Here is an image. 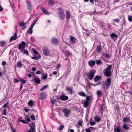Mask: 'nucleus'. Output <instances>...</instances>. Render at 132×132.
Wrapping results in <instances>:
<instances>
[{"instance_id":"2f4dec72","label":"nucleus","mask_w":132,"mask_h":132,"mask_svg":"<svg viewBox=\"0 0 132 132\" xmlns=\"http://www.w3.org/2000/svg\"><path fill=\"white\" fill-rule=\"evenodd\" d=\"M10 127L13 132H16V130L15 129L12 127V124L10 123Z\"/></svg>"},{"instance_id":"a211bd4d","label":"nucleus","mask_w":132,"mask_h":132,"mask_svg":"<svg viewBox=\"0 0 132 132\" xmlns=\"http://www.w3.org/2000/svg\"><path fill=\"white\" fill-rule=\"evenodd\" d=\"M123 121L124 122H129L130 121V117H125L123 119Z\"/></svg>"},{"instance_id":"aec40b11","label":"nucleus","mask_w":132,"mask_h":132,"mask_svg":"<svg viewBox=\"0 0 132 132\" xmlns=\"http://www.w3.org/2000/svg\"><path fill=\"white\" fill-rule=\"evenodd\" d=\"M130 127L128 126V125L127 124H124L123 125L122 128V130H127L129 129Z\"/></svg>"},{"instance_id":"774afa93","label":"nucleus","mask_w":132,"mask_h":132,"mask_svg":"<svg viewBox=\"0 0 132 132\" xmlns=\"http://www.w3.org/2000/svg\"><path fill=\"white\" fill-rule=\"evenodd\" d=\"M41 72L40 71H37L36 72V73L37 74H41Z\"/></svg>"},{"instance_id":"8fccbe9b","label":"nucleus","mask_w":132,"mask_h":132,"mask_svg":"<svg viewBox=\"0 0 132 132\" xmlns=\"http://www.w3.org/2000/svg\"><path fill=\"white\" fill-rule=\"evenodd\" d=\"M25 24V23L24 22H21L19 24V27L22 26H24V25Z\"/></svg>"},{"instance_id":"e2e57ef3","label":"nucleus","mask_w":132,"mask_h":132,"mask_svg":"<svg viewBox=\"0 0 132 132\" xmlns=\"http://www.w3.org/2000/svg\"><path fill=\"white\" fill-rule=\"evenodd\" d=\"M14 83H17L19 81V80L16 79H14Z\"/></svg>"},{"instance_id":"bb28decb","label":"nucleus","mask_w":132,"mask_h":132,"mask_svg":"<svg viewBox=\"0 0 132 132\" xmlns=\"http://www.w3.org/2000/svg\"><path fill=\"white\" fill-rule=\"evenodd\" d=\"M89 102L84 100V106L85 108H87Z\"/></svg>"},{"instance_id":"7ed1b4c3","label":"nucleus","mask_w":132,"mask_h":132,"mask_svg":"<svg viewBox=\"0 0 132 132\" xmlns=\"http://www.w3.org/2000/svg\"><path fill=\"white\" fill-rule=\"evenodd\" d=\"M58 13L60 18L62 20H63L65 18L64 11L61 8H59L58 9Z\"/></svg>"},{"instance_id":"473e14b6","label":"nucleus","mask_w":132,"mask_h":132,"mask_svg":"<svg viewBox=\"0 0 132 132\" xmlns=\"http://www.w3.org/2000/svg\"><path fill=\"white\" fill-rule=\"evenodd\" d=\"M65 55L68 56H72V53H70L68 50H67L66 51L65 53Z\"/></svg>"},{"instance_id":"69168bd1","label":"nucleus","mask_w":132,"mask_h":132,"mask_svg":"<svg viewBox=\"0 0 132 132\" xmlns=\"http://www.w3.org/2000/svg\"><path fill=\"white\" fill-rule=\"evenodd\" d=\"M6 64V63L5 61H3L2 62V64L3 65H5Z\"/></svg>"},{"instance_id":"dca6fc26","label":"nucleus","mask_w":132,"mask_h":132,"mask_svg":"<svg viewBox=\"0 0 132 132\" xmlns=\"http://www.w3.org/2000/svg\"><path fill=\"white\" fill-rule=\"evenodd\" d=\"M89 65L91 67L94 66L95 64V61L93 60H90L88 62Z\"/></svg>"},{"instance_id":"680f3d73","label":"nucleus","mask_w":132,"mask_h":132,"mask_svg":"<svg viewBox=\"0 0 132 132\" xmlns=\"http://www.w3.org/2000/svg\"><path fill=\"white\" fill-rule=\"evenodd\" d=\"M86 132H90V130L89 128L86 129H85Z\"/></svg>"},{"instance_id":"a878e982","label":"nucleus","mask_w":132,"mask_h":132,"mask_svg":"<svg viewBox=\"0 0 132 132\" xmlns=\"http://www.w3.org/2000/svg\"><path fill=\"white\" fill-rule=\"evenodd\" d=\"M48 4L51 5H54V0H48Z\"/></svg>"},{"instance_id":"4c0bfd02","label":"nucleus","mask_w":132,"mask_h":132,"mask_svg":"<svg viewBox=\"0 0 132 132\" xmlns=\"http://www.w3.org/2000/svg\"><path fill=\"white\" fill-rule=\"evenodd\" d=\"M51 103L53 104H54L56 105L57 101L56 99L52 100H51Z\"/></svg>"},{"instance_id":"37998d69","label":"nucleus","mask_w":132,"mask_h":132,"mask_svg":"<svg viewBox=\"0 0 132 132\" xmlns=\"http://www.w3.org/2000/svg\"><path fill=\"white\" fill-rule=\"evenodd\" d=\"M79 94L80 96L83 97H85L86 96L84 92H80Z\"/></svg>"},{"instance_id":"de8ad7c7","label":"nucleus","mask_w":132,"mask_h":132,"mask_svg":"<svg viewBox=\"0 0 132 132\" xmlns=\"http://www.w3.org/2000/svg\"><path fill=\"white\" fill-rule=\"evenodd\" d=\"M128 19L129 21L130 22L132 21V16L128 15Z\"/></svg>"},{"instance_id":"c9c22d12","label":"nucleus","mask_w":132,"mask_h":132,"mask_svg":"<svg viewBox=\"0 0 132 132\" xmlns=\"http://www.w3.org/2000/svg\"><path fill=\"white\" fill-rule=\"evenodd\" d=\"M28 104L29 106L31 107H32L33 105V102L31 100H30V101L28 102Z\"/></svg>"},{"instance_id":"4d7b16f0","label":"nucleus","mask_w":132,"mask_h":132,"mask_svg":"<svg viewBox=\"0 0 132 132\" xmlns=\"http://www.w3.org/2000/svg\"><path fill=\"white\" fill-rule=\"evenodd\" d=\"M31 58L34 60H35L36 61L38 60V58L36 55H35V56L32 57Z\"/></svg>"},{"instance_id":"9b49d317","label":"nucleus","mask_w":132,"mask_h":132,"mask_svg":"<svg viewBox=\"0 0 132 132\" xmlns=\"http://www.w3.org/2000/svg\"><path fill=\"white\" fill-rule=\"evenodd\" d=\"M40 9L43 13L45 14L46 15H49L50 14V13L43 7L41 6L40 7Z\"/></svg>"},{"instance_id":"f8f14e48","label":"nucleus","mask_w":132,"mask_h":132,"mask_svg":"<svg viewBox=\"0 0 132 132\" xmlns=\"http://www.w3.org/2000/svg\"><path fill=\"white\" fill-rule=\"evenodd\" d=\"M110 36L111 38L113 39L114 40H117L118 37V35L115 33H112Z\"/></svg>"},{"instance_id":"6e6552de","label":"nucleus","mask_w":132,"mask_h":132,"mask_svg":"<svg viewBox=\"0 0 132 132\" xmlns=\"http://www.w3.org/2000/svg\"><path fill=\"white\" fill-rule=\"evenodd\" d=\"M62 111L64 113V115L66 117H68L71 112L70 110L67 108L63 109Z\"/></svg>"},{"instance_id":"f3484780","label":"nucleus","mask_w":132,"mask_h":132,"mask_svg":"<svg viewBox=\"0 0 132 132\" xmlns=\"http://www.w3.org/2000/svg\"><path fill=\"white\" fill-rule=\"evenodd\" d=\"M33 80L37 84H39L40 83V80L39 79L36 77H35L33 79Z\"/></svg>"},{"instance_id":"49530a36","label":"nucleus","mask_w":132,"mask_h":132,"mask_svg":"<svg viewBox=\"0 0 132 132\" xmlns=\"http://www.w3.org/2000/svg\"><path fill=\"white\" fill-rule=\"evenodd\" d=\"M44 75H43L42 77V78L43 80L46 79L47 77V73H46L44 74Z\"/></svg>"},{"instance_id":"1a4fd4ad","label":"nucleus","mask_w":132,"mask_h":132,"mask_svg":"<svg viewBox=\"0 0 132 132\" xmlns=\"http://www.w3.org/2000/svg\"><path fill=\"white\" fill-rule=\"evenodd\" d=\"M51 42L55 45H57L59 43V39L57 38L53 37L51 39Z\"/></svg>"},{"instance_id":"b1692460","label":"nucleus","mask_w":132,"mask_h":132,"mask_svg":"<svg viewBox=\"0 0 132 132\" xmlns=\"http://www.w3.org/2000/svg\"><path fill=\"white\" fill-rule=\"evenodd\" d=\"M101 79V77L99 76H96L94 78V80L95 82H97V81Z\"/></svg>"},{"instance_id":"338daca9","label":"nucleus","mask_w":132,"mask_h":132,"mask_svg":"<svg viewBox=\"0 0 132 132\" xmlns=\"http://www.w3.org/2000/svg\"><path fill=\"white\" fill-rule=\"evenodd\" d=\"M94 0H89L90 2L92 3L93 4H94Z\"/></svg>"},{"instance_id":"e433bc0d","label":"nucleus","mask_w":132,"mask_h":132,"mask_svg":"<svg viewBox=\"0 0 132 132\" xmlns=\"http://www.w3.org/2000/svg\"><path fill=\"white\" fill-rule=\"evenodd\" d=\"M83 121L82 120H79L78 122V125L79 126H82Z\"/></svg>"},{"instance_id":"423d86ee","label":"nucleus","mask_w":132,"mask_h":132,"mask_svg":"<svg viewBox=\"0 0 132 132\" xmlns=\"http://www.w3.org/2000/svg\"><path fill=\"white\" fill-rule=\"evenodd\" d=\"M26 46V43L23 41H22L20 44H19L18 48L20 51L24 50Z\"/></svg>"},{"instance_id":"f257e3e1","label":"nucleus","mask_w":132,"mask_h":132,"mask_svg":"<svg viewBox=\"0 0 132 132\" xmlns=\"http://www.w3.org/2000/svg\"><path fill=\"white\" fill-rule=\"evenodd\" d=\"M112 68V65H108L106 68L104 70L103 74L106 77H109L111 76L112 72L111 70Z\"/></svg>"},{"instance_id":"39448f33","label":"nucleus","mask_w":132,"mask_h":132,"mask_svg":"<svg viewBox=\"0 0 132 132\" xmlns=\"http://www.w3.org/2000/svg\"><path fill=\"white\" fill-rule=\"evenodd\" d=\"M96 73V71L94 70H92L90 71L89 74L87 75L89 79L92 80L94 76V75Z\"/></svg>"},{"instance_id":"6ab92c4d","label":"nucleus","mask_w":132,"mask_h":132,"mask_svg":"<svg viewBox=\"0 0 132 132\" xmlns=\"http://www.w3.org/2000/svg\"><path fill=\"white\" fill-rule=\"evenodd\" d=\"M66 16L67 20H69L71 16V13L70 11H67L66 13Z\"/></svg>"},{"instance_id":"4468645a","label":"nucleus","mask_w":132,"mask_h":132,"mask_svg":"<svg viewBox=\"0 0 132 132\" xmlns=\"http://www.w3.org/2000/svg\"><path fill=\"white\" fill-rule=\"evenodd\" d=\"M60 98L61 100L63 101H66L68 99V97L64 95H61L60 96Z\"/></svg>"},{"instance_id":"4be33fe9","label":"nucleus","mask_w":132,"mask_h":132,"mask_svg":"<svg viewBox=\"0 0 132 132\" xmlns=\"http://www.w3.org/2000/svg\"><path fill=\"white\" fill-rule=\"evenodd\" d=\"M70 41H71L73 43H75L76 42V40H77L74 37L72 36L71 35H70Z\"/></svg>"},{"instance_id":"7c9ffc66","label":"nucleus","mask_w":132,"mask_h":132,"mask_svg":"<svg viewBox=\"0 0 132 132\" xmlns=\"http://www.w3.org/2000/svg\"><path fill=\"white\" fill-rule=\"evenodd\" d=\"M97 95L100 97L102 94V92L100 90H98L97 92Z\"/></svg>"},{"instance_id":"864d4df0","label":"nucleus","mask_w":132,"mask_h":132,"mask_svg":"<svg viewBox=\"0 0 132 132\" xmlns=\"http://www.w3.org/2000/svg\"><path fill=\"white\" fill-rule=\"evenodd\" d=\"M35 130V128L33 127L32 126H31L30 128V130H31V131L33 132Z\"/></svg>"},{"instance_id":"79ce46f5","label":"nucleus","mask_w":132,"mask_h":132,"mask_svg":"<svg viewBox=\"0 0 132 132\" xmlns=\"http://www.w3.org/2000/svg\"><path fill=\"white\" fill-rule=\"evenodd\" d=\"M19 79L21 82L22 84H25L26 82V80L22 79L21 78H19Z\"/></svg>"},{"instance_id":"bf43d9fd","label":"nucleus","mask_w":132,"mask_h":132,"mask_svg":"<svg viewBox=\"0 0 132 132\" xmlns=\"http://www.w3.org/2000/svg\"><path fill=\"white\" fill-rule=\"evenodd\" d=\"M33 51L34 53L35 54H38V52L37 51H36L35 49H34L33 50Z\"/></svg>"},{"instance_id":"052dcab7","label":"nucleus","mask_w":132,"mask_h":132,"mask_svg":"<svg viewBox=\"0 0 132 132\" xmlns=\"http://www.w3.org/2000/svg\"><path fill=\"white\" fill-rule=\"evenodd\" d=\"M32 70L33 71H35L36 70V69L35 67H33L32 68Z\"/></svg>"},{"instance_id":"0eeeda50","label":"nucleus","mask_w":132,"mask_h":132,"mask_svg":"<svg viewBox=\"0 0 132 132\" xmlns=\"http://www.w3.org/2000/svg\"><path fill=\"white\" fill-rule=\"evenodd\" d=\"M47 96V94L45 92H42L40 94V99L43 100L46 99Z\"/></svg>"},{"instance_id":"09e8293b","label":"nucleus","mask_w":132,"mask_h":132,"mask_svg":"<svg viewBox=\"0 0 132 132\" xmlns=\"http://www.w3.org/2000/svg\"><path fill=\"white\" fill-rule=\"evenodd\" d=\"M64 128V126L63 125H61V126L59 127L58 128V130H60Z\"/></svg>"},{"instance_id":"ddd939ff","label":"nucleus","mask_w":132,"mask_h":132,"mask_svg":"<svg viewBox=\"0 0 132 132\" xmlns=\"http://www.w3.org/2000/svg\"><path fill=\"white\" fill-rule=\"evenodd\" d=\"M102 50L101 46V44L100 45H97L96 48L95 52L98 53H100Z\"/></svg>"},{"instance_id":"58836bf2","label":"nucleus","mask_w":132,"mask_h":132,"mask_svg":"<svg viewBox=\"0 0 132 132\" xmlns=\"http://www.w3.org/2000/svg\"><path fill=\"white\" fill-rule=\"evenodd\" d=\"M5 43L4 41H1L0 42V45L2 47L5 46Z\"/></svg>"},{"instance_id":"72a5a7b5","label":"nucleus","mask_w":132,"mask_h":132,"mask_svg":"<svg viewBox=\"0 0 132 132\" xmlns=\"http://www.w3.org/2000/svg\"><path fill=\"white\" fill-rule=\"evenodd\" d=\"M32 29V28L30 27L28 29L27 32H28L30 34H32L33 32Z\"/></svg>"},{"instance_id":"3c124183","label":"nucleus","mask_w":132,"mask_h":132,"mask_svg":"<svg viewBox=\"0 0 132 132\" xmlns=\"http://www.w3.org/2000/svg\"><path fill=\"white\" fill-rule=\"evenodd\" d=\"M31 119L32 120H35V117L33 115H32L30 116Z\"/></svg>"},{"instance_id":"c85d7f7f","label":"nucleus","mask_w":132,"mask_h":132,"mask_svg":"<svg viewBox=\"0 0 132 132\" xmlns=\"http://www.w3.org/2000/svg\"><path fill=\"white\" fill-rule=\"evenodd\" d=\"M16 65L18 67L21 68L23 64L20 61H19L18 62Z\"/></svg>"},{"instance_id":"f704fd0d","label":"nucleus","mask_w":132,"mask_h":132,"mask_svg":"<svg viewBox=\"0 0 132 132\" xmlns=\"http://www.w3.org/2000/svg\"><path fill=\"white\" fill-rule=\"evenodd\" d=\"M96 63L98 65H101L102 63L101 61L100 60H96Z\"/></svg>"},{"instance_id":"5fc2aeb1","label":"nucleus","mask_w":132,"mask_h":132,"mask_svg":"<svg viewBox=\"0 0 132 132\" xmlns=\"http://www.w3.org/2000/svg\"><path fill=\"white\" fill-rule=\"evenodd\" d=\"M116 110L118 113H120V108L118 106H116Z\"/></svg>"},{"instance_id":"603ef678","label":"nucleus","mask_w":132,"mask_h":132,"mask_svg":"<svg viewBox=\"0 0 132 132\" xmlns=\"http://www.w3.org/2000/svg\"><path fill=\"white\" fill-rule=\"evenodd\" d=\"M3 113H2V115H6V111L7 109H4L3 110Z\"/></svg>"},{"instance_id":"5701e85b","label":"nucleus","mask_w":132,"mask_h":132,"mask_svg":"<svg viewBox=\"0 0 132 132\" xmlns=\"http://www.w3.org/2000/svg\"><path fill=\"white\" fill-rule=\"evenodd\" d=\"M20 52L21 53H22L23 52V55L26 54L27 56L28 55H29V52L27 50H25L24 49L22 50H20Z\"/></svg>"},{"instance_id":"ea45409f","label":"nucleus","mask_w":132,"mask_h":132,"mask_svg":"<svg viewBox=\"0 0 132 132\" xmlns=\"http://www.w3.org/2000/svg\"><path fill=\"white\" fill-rule=\"evenodd\" d=\"M103 106L102 105H101V109L100 110V112L102 114L103 113Z\"/></svg>"},{"instance_id":"c03bdc74","label":"nucleus","mask_w":132,"mask_h":132,"mask_svg":"<svg viewBox=\"0 0 132 132\" xmlns=\"http://www.w3.org/2000/svg\"><path fill=\"white\" fill-rule=\"evenodd\" d=\"M37 21V19H36L35 21H34L31 24V27H30V28L32 29L33 27H34V26L35 25V23Z\"/></svg>"},{"instance_id":"a18cd8bd","label":"nucleus","mask_w":132,"mask_h":132,"mask_svg":"<svg viewBox=\"0 0 132 132\" xmlns=\"http://www.w3.org/2000/svg\"><path fill=\"white\" fill-rule=\"evenodd\" d=\"M48 85H45L43 87L41 88L40 90L41 91H43L46 88L48 87Z\"/></svg>"},{"instance_id":"a19ab883","label":"nucleus","mask_w":132,"mask_h":132,"mask_svg":"<svg viewBox=\"0 0 132 132\" xmlns=\"http://www.w3.org/2000/svg\"><path fill=\"white\" fill-rule=\"evenodd\" d=\"M91 98V96H87L86 98V100H85V101L89 102V101H90Z\"/></svg>"},{"instance_id":"13d9d810","label":"nucleus","mask_w":132,"mask_h":132,"mask_svg":"<svg viewBox=\"0 0 132 132\" xmlns=\"http://www.w3.org/2000/svg\"><path fill=\"white\" fill-rule=\"evenodd\" d=\"M96 123L94 122H90V124L91 126H93L95 125Z\"/></svg>"},{"instance_id":"0e129e2a","label":"nucleus","mask_w":132,"mask_h":132,"mask_svg":"<svg viewBox=\"0 0 132 132\" xmlns=\"http://www.w3.org/2000/svg\"><path fill=\"white\" fill-rule=\"evenodd\" d=\"M114 20V21L117 22H118L119 21V20L118 19H115Z\"/></svg>"},{"instance_id":"f03ea898","label":"nucleus","mask_w":132,"mask_h":132,"mask_svg":"<svg viewBox=\"0 0 132 132\" xmlns=\"http://www.w3.org/2000/svg\"><path fill=\"white\" fill-rule=\"evenodd\" d=\"M103 83V89H109L111 84V78H108Z\"/></svg>"},{"instance_id":"c756f323","label":"nucleus","mask_w":132,"mask_h":132,"mask_svg":"<svg viewBox=\"0 0 132 132\" xmlns=\"http://www.w3.org/2000/svg\"><path fill=\"white\" fill-rule=\"evenodd\" d=\"M22 118L21 117H20L19 119V122H21L22 123H24L27 124L28 123V122L26 121L25 120H22Z\"/></svg>"},{"instance_id":"393cba45","label":"nucleus","mask_w":132,"mask_h":132,"mask_svg":"<svg viewBox=\"0 0 132 132\" xmlns=\"http://www.w3.org/2000/svg\"><path fill=\"white\" fill-rule=\"evenodd\" d=\"M121 131L120 127H117L114 128V132H120Z\"/></svg>"},{"instance_id":"20e7f679","label":"nucleus","mask_w":132,"mask_h":132,"mask_svg":"<svg viewBox=\"0 0 132 132\" xmlns=\"http://www.w3.org/2000/svg\"><path fill=\"white\" fill-rule=\"evenodd\" d=\"M44 55L45 56H49L50 55V51L46 47L44 46L43 48Z\"/></svg>"},{"instance_id":"cd10ccee","label":"nucleus","mask_w":132,"mask_h":132,"mask_svg":"<svg viewBox=\"0 0 132 132\" xmlns=\"http://www.w3.org/2000/svg\"><path fill=\"white\" fill-rule=\"evenodd\" d=\"M94 119L97 122H99L101 120V118L97 116H96L95 117Z\"/></svg>"},{"instance_id":"9d476101","label":"nucleus","mask_w":132,"mask_h":132,"mask_svg":"<svg viewBox=\"0 0 132 132\" xmlns=\"http://www.w3.org/2000/svg\"><path fill=\"white\" fill-rule=\"evenodd\" d=\"M67 91L70 94H72L73 93V88L72 87H67L65 88Z\"/></svg>"},{"instance_id":"6e6d98bb","label":"nucleus","mask_w":132,"mask_h":132,"mask_svg":"<svg viewBox=\"0 0 132 132\" xmlns=\"http://www.w3.org/2000/svg\"><path fill=\"white\" fill-rule=\"evenodd\" d=\"M8 103H7L4 104L3 106V107L4 108H7L8 107Z\"/></svg>"},{"instance_id":"412c9836","label":"nucleus","mask_w":132,"mask_h":132,"mask_svg":"<svg viewBox=\"0 0 132 132\" xmlns=\"http://www.w3.org/2000/svg\"><path fill=\"white\" fill-rule=\"evenodd\" d=\"M17 38V34L15 32L14 34V35L13 36H12L10 40V42H11L12 40H16Z\"/></svg>"},{"instance_id":"2eb2a0df","label":"nucleus","mask_w":132,"mask_h":132,"mask_svg":"<svg viewBox=\"0 0 132 132\" xmlns=\"http://www.w3.org/2000/svg\"><path fill=\"white\" fill-rule=\"evenodd\" d=\"M26 3L27 4L28 9L29 10H32V5L31 4V2L27 1Z\"/></svg>"}]
</instances>
